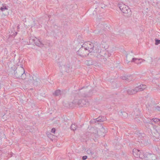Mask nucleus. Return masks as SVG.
Returning <instances> with one entry per match:
<instances>
[{
  "label": "nucleus",
  "mask_w": 160,
  "mask_h": 160,
  "mask_svg": "<svg viewBox=\"0 0 160 160\" xmlns=\"http://www.w3.org/2000/svg\"><path fill=\"white\" fill-rule=\"evenodd\" d=\"M29 42L31 44H35L37 46L39 47H42L44 46V44L42 43L39 39L36 38L31 37L29 38Z\"/></svg>",
  "instance_id": "nucleus-1"
},
{
  "label": "nucleus",
  "mask_w": 160,
  "mask_h": 160,
  "mask_svg": "<svg viewBox=\"0 0 160 160\" xmlns=\"http://www.w3.org/2000/svg\"><path fill=\"white\" fill-rule=\"evenodd\" d=\"M146 88L147 86L146 85L141 84L138 87H136L134 89L132 90L131 91H129L128 92L129 94H134L138 92L144 90Z\"/></svg>",
  "instance_id": "nucleus-2"
},
{
  "label": "nucleus",
  "mask_w": 160,
  "mask_h": 160,
  "mask_svg": "<svg viewBox=\"0 0 160 160\" xmlns=\"http://www.w3.org/2000/svg\"><path fill=\"white\" fill-rule=\"evenodd\" d=\"M118 6L122 12L124 13H128L130 12L131 10L128 7L123 3L118 4Z\"/></svg>",
  "instance_id": "nucleus-3"
},
{
  "label": "nucleus",
  "mask_w": 160,
  "mask_h": 160,
  "mask_svg": "<svg viewBox=\"0 0 160 160\" xmlns=\"http://www.w3.org/2000/svg\"><path fill=\"white\" fill-rule=\"evenodd\" d=\"M86 44L87 45V48H88V50L90 49H93L94 48H96V46L98 45L97 42L93 43V42H86ZM95 49L96 50V48H95Z\"/></svg>",
  "instance_id": "nucleus-4"
},
{
  "label": "nucleus",
  "mask_w": 160,
  "mask_h": 160,
  "mask_svg": "<svg viewBox=\"0 0 160 160\" xmlns=\"http://www.w3.org/2000/svg\"><path fill=\"white\" fill-rule=\"evenodd\" d=\"M140 151L138 149H133V154L135 157H139L140 158H142V157H141L140 155Z\"/></svg>",
  "instance_id": "nucleus-5"
},
{
  "label": "nucleus",
  "mask_w": 160,
  "mask_h": 160,
  "mask_svg": "<svg viewBox=\"0 0 160 160\" xmlns=\"http://www.w3.org/2000/svg\"><path fill=\"white\" fill-rule=\"evenodd\" d=\"M87 45L86 44L85 42L82 45L79 44L78 46V48H77V49L79 48L78 50H81L82 49H84L85 50H88V48H87V47H87Z\"/></svg>",
  "instance_id": "nucleus-6"
},
{
  "label": "nucleus",
  "mask_w": 160,
  "mask_h": 160,
  "mask_svg": "<svg viewBox=\"0 0 160 160\" xmlns=\"http://www.w3.org/2000/svg\"><path fill=\"white\" fill-rule=\"evenodd\" d=\"M2 7L0 8V10L3 12L6 10H8V6H6L5 4H2Z\"/></svg>",
  "instance_id": "nucleus-7"
},
{
  "label": "nucleus",
  "mask_w": 160,
  "mask_h": 160,
  "mask_svg": "<svg viewBox=\"0 0 160 160\" xmlns=\"http://www.w3.org/2000/svg\"><path fill=\"white\" fill-rule=\"evenodd\" d=\"M98 27H100L101 28V29L103 30L104 28H106V27H108L106 24H104V22H101V23H99L98 25Z\"/></svg>",
  "instance_id": "nucleus-8"
},
{
  "label": "nucleus",
  "mask_w": 160,
  "mask_h": 160,
  "mask_svg": "<svg viewBox=\"0 0 160 160\" xmlns=\"http://www.w3.org/2000/svg\"><path fill=\"white\" fill-rule=\"evenodd\" d=\"M155 44L158 45L159 44H160V40L158 39L157 38H155Z\"/></svg>",
  "instance_id": "nucleus-9"
},
{
  "label": "nucleus",
  "mask_w": 160,
  "mask_h": 160,
  "mask_svg": "<svg viewBox=\"0 0 160 160\" xmlns=\"http://www.w3.org/2000/svg\"><path fill=\"white\" fill-rule=\"evenodd\" d=\"M17 34V32H16L14 31V32L13 33V34H10V36L11 37H14Z\"/></svg>",
  "instance_id": "nucleus-10"
},
{
  "label": "nucleus",
  "mask_w": 160,
  "mask_h": 160,
  "mask_svg": "<svg viewBox=\"0 0 160 160\" xmlns=\"http://www.w3.org/2000/svg\"><path fill=\"white\" fill-rule=\"evenodd\" d=\"M101 31L100 30H95V33H96V34H102V33H101Z\"/></svg>",
  "instance_id": "nucleus-11"
},
{
  "label": "nucleus",
  "mask_w": 160,
  "mask_h": 160,
  "mask_svg": "<svg viewBox=\"0 0 160 160\" xmlns=\"http://www.w3.org/2000/svg\"><path fill=\"white\" fill-rule=\"evenodd\" d=\"M46 45H47V46H49L50 44V42L49 41H46Z\"/></svg>",
  "instance_id": "nucleus-12"
},
{
  "label": "nucleus",
  "mask_w": 160,
  "mask_h": 160,
  "mask_svg": "<svg viewBox=\"0 0 160 160\" xmlns=\"http://www.w3.org/2000/svg\"><path fill=\"white\" fill-rule=\"evenodd\" d=\"M71 128L73 130H74V128H75V126L74 125H72L71 126Z\"/></svg>",
  "instance_id": "nucleus-13"
},
{
  "label": "nucleus",
  "mask_w": 160,
  "mask_h": 160,
  "mask_svg": "<svg viewBox=\"0 0 160 160\" xmlns=\"http://www.w3.org/2000/svg\"><path fill=\"white\" fill-rule=\"evenodd\" d=\"M153 121L155 122H158L159 121V120L157 118H154L153 119Z\"/></svg>",
  "instance_id": "nucleus-14"
},
{
  "label": "nucleus",
  "mask_w": 160,
  "mask_h": 160,
  "mask_svg": "<svg viewBox=\"0 0 160 160\" xmlns=\"http://www.w3.org/2000/svg\"><path fill=\"white\" fill-rule=\"evenodd\" d=\"M55 131H56V130H55V128H53L52 129L51 132H52L54 133L55 132Z\"/></svg>",
  "instance_id": "nucleus-15"
},
{
  "label": "nucleus",
  "mask_w": 160,
  "mask_h": 160,
  "mask_svg": "<svg viewBox=\"0 0 160 160\" xmlns=\"http://www.w3.org/2000/svg\"><path fill=\"white\" fill-rule=\"evenodd\" d=\"M87 158V157L86 156H85L83 157L82 159L83 160H85Z\"/></svg>",
  "instance_id": "nucleus-16"
},
{
  "label": "nucleus",
  "mask_w": 160,
  "mask_h": 160,
  "mask_svg": "<svg viewBox=\"0 0 160 160\" xmlns=\"http://www.w3.org/2000/svg\"><path fill=\"white\" fill-rule=\"evenodd\" d=\"M106 6H106L104 4L103 5H102V6L101 7V8H105Z\"/></svg>",
  "instance_id": "nucleus-17"
},
{
  "label": "nucleus",
  "mask_w": 160,
  "mask_h": 160,
  "mask_svg": "<svg viewBox=\"0 0 160 160\" xmlns=\"http://www.w3.org/2000/svg\"><path fill=\"white\" fill-rule=\"evenodd\" d=\"M104 48H105V50H106L107 48H105V46L104 47Z\"/></svg>",
  "instance_id": "nucleus-18"
}]
</instances>
